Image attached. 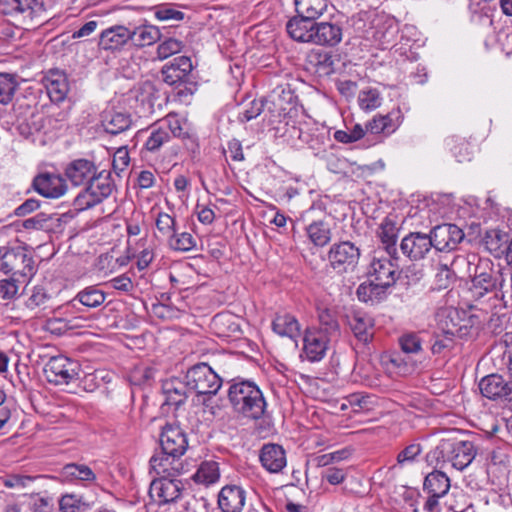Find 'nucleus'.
Returning <instances> with one entry per match:
<instances>
[{
	"label": "nucleus",
	"instance_id": "1",
	"mask_svg": "<svg viewBox=\"0 0 512 512\" xmlns=\"http://www.w3.org/2000/svg\"><path fill=\"white\" fill-rule=\"evenodd\" d=\"M477 455L474 442L469 440H457L455 438L441 439L438 444L426 454L429 465L442 469L451 466L463 471Z\"/></svg>",
	"mask_w": 512,
	"mask_h": 512
},
{
	"label": "nucleus",
	"instance_id": "2",
	"mask_svg": "<svg viewBox=\"0 0 512 512\" xmlns=\"http://www.w3.org/2000/svg\"><path fill=\"white\" fill-rule=\"evenodd\" d=\"M228 400L235 413L251 420L262 418L267 407L262 391L249 380L233 382L228 389Z\"/></svg>",
	"mask_w": 512,
	"mask_h": 512
},
{
	"label": "nucleus",
	"instance_id": "3",
	"mask_svg": "<svg viewBox=\"0 0 512 512\" xmlns=\"http://www.w3.org/2000/svg\"><path fill=\"white\" fill-rule=\"evenodd\" d=\"M146 132L147 139L144 149L149 153L158 152L172 138H189L190 133L186 128V121L176 113H169L161 120L150 125Z\"/></svg>",
	"mask_w": 512,
	"mask_h": 512
},
{
	"label": "nucleus",
	"instance_id": "4",
	"mask_svg": "<svg viewBox=\"0 0 512 512\" xmlns=\"http://www.w3.org/2000/svg\"><path fill=\"white\" fill-rule=\"evenodd\" d=\"M505 278L502 268L487 258H478L474 268L471 292L479 300L489 293H495L504 286Z\"/></svg>",
	"mask_w": 512,
	"mask_h": 512
},
{
	"label": "nucleus",
	"instance_id": "5",
	"mask_svg": "<svg viewBox=\"0 0 512 512\" xmlns=\"http://www.w3.org/2000/svg\"><path fill=\"white\" fill-rule=\"evenodd\" d=\"M115 188L110 172L98 171L89 183L76 195L73 207L76 211H85L102 203L108 198Z\"/></svg>",
	"mask_w": 512,
	"mask_h": 512
},
{
	"label": "nucleus",
	"instance_id": "6",
	"mask_svg": "<svg viewBox=\"0 0 512 512\" xmlns=\"http://www.w3.org/2000/svg\"><path fill=\"white\" fill-rule=\"evenodd\" d=\"M0 272L29 282L36 273L32 255L23 247L0 248Z\"/></svg>",
	"mask_w": 512,
	"mask_h": 512
},
{
	"label": "nucleus",
	"instance_id": "7",
	"mask_svg": "<svg viewBox=\"0 0 512 512\" xmlns=\"http://www.w3.org/2000/svg\"><path fill=\"white\" fill-rule=\"evenodd\" d=\"M81 373L80 363L64 355L51 357L44 366L47 381L55 385H68L78 380Z\"/></svg>",
	"mask_w": 512,
	"mask_h": 512
},
{
	"label": "nucleus",
	"instance_id": "8",
	"mask_svg": "<svg viewBox=\"0 0 512 512\" xmlns=\"http://www.w3.org/2000/svg\"><path fill=\"white\" fill-rule=\"evenodd\" d=\"M186 385L198 395H215L221 388L219 375L206 363L192 366L185 375Z\"/></svg>",
	"mask_w": 512,
	"mask_h": 512
},
{
	"label": "nucleus",
	"instance_id": "9",
	"mask_svg": "<svg viewBox=\"0 0 512 512\" xmlns=\"http://www.w3.org/2000/svg\"><path fill=\"white\" fill-rule=\"evenodd\" d=\"M359 258L360 249L350 241L333 244L327 253L330 268L338 274L354 271Z\"/></svg>",
	"mask_w": 512,
	"mask_h": 512
},
{
	"label": "nucleus",
	"instance_id": "10",
	"mask_svg": "<svg viewBox=\"0 0 512 512\" xmlns=\"http://www.w3.org/2000/svg\"><path fill=\"white\" fill-rule=\"evenodd\" d=\"M297 96L289 85H278L265 99L266 109L274 119L281 121L296 109Z\"/></svg>",
	"mask_w": 512,
	"mask_h": 512
},
{
	"label": "nucleus",
	"instance_id": "11",
	"mask_svg": "<svg viewBox=\"0 0 512 512\" xmlns=\"http://www.w3.org/2000/svg\"><path fill=\"white\" fill-rule=\"evenodd\" d=\"M46 12L44 0H0V14L20 16L23 20H42Z\"/></svg>",
	"mask_w": 512,
	"mask_h": 512
},
{
	"label": "nucleus",
	"instance_id": "12",
	"mask_svg": "<svg viewBox=\"0 0 512 512\" xmlns=\"http://www.w3.org/2000/svg\"><path fill=\"white\" fill-rule=\"evenodd\" d=\"M160 447L167 455L182 457L188 449L186 432L175 423L166 424L160 434Z\"/></svg>",
	"mask_w": 512,
	"mask_h": 512
},
{
	"label": "nucleus",
	"instance_id": "13",
	"mask_svg": "<svg viewBox=\"0 0 512 512\" xmlns=\"http://www.w3.org/2000/svg\"><path fill=\"white\" fill-rule=\"evenodd\" d=\"M288 133L290 138L299 140L300 143L313 150H320L328 138V132L324 127H319L309 121L299 122L297 126H291Z\"/></svg>",
	"mask_w": 512,
	"mask_h": 512
},
{
	"label": "nucleus",
	"instance_id": "14",
	"mask_svg": "<svg viewBox=\"0 0 512 512\" xmlns=\"http://www.w3.org/2000/svg\"><path fill=\"white\" fill-rule=\"evenodd\" d=\"M433 248L440 252H451L457 249L465 234L455 224H441L434 227L430 233Z\"/></svg>",
	"mask_w": 512,
	"mask_h": 512
},
{
	"label": "nucleus",
	"instance_id": "15",
	"mask_svg": "<svg viewBox=\"0 0 512 512\" xmlns=\"http://www.w3.org/2000/svg\"><path fill=\"white\" fill-rule=\"evenodd\" d=\"M32 187L41 196L52 199L60 198L68 190L65 176L48 172L35 176Z\"/></svg>",
	"mask_w": 512,
	"mask_h": 512
},
{
	"label": "nucleus",
	"instance_id": "16",
	"mask_svg": "<svg viewBox=\"0 0 512 512\" xmlns=\"http://www.w3.org/2000/svg\"><path fill=\"white\" fill-rule=\"evenodd\" d=\"M330 339L331 337L327 336L325 331L315 330L314 327L306 329L303 338L302 356L310 362L322 360L326 354Z\"/></svg>",
	"mask_w": 512,
	"mask_h": 512
},
{
	"label": "nucleus",
	"instance_id": "17",
	"mask_svg": "<svg viewBox=\"0 0 512 512\" xmlns=\"http://www.w3.org/2000/svg\"><path fill=\"white\" fill-rule=\"evenodd\" d=\"M432 248L430 235L422 232H411L400 243L401 252L412 261L424 259Z\"/></svg>",
	"mask_w": 512,
	"mask_h": 512
},
{
	"label": "nucleus",
	"instance_id": "18",
	"mask_svg": "<svg viewBox=\"0 0 512 512\" xmlns=\"http://www.w3.org/2000/svg\"><path fill=\"white\" fill-rule=\"evenodd\" d=\"M96 164L88 159L79 158L69 162L64 169V176L73 186H86L97 176Z\"/></svg>",
	"mask_w": 512,
	"mask_h": 512
},
{
	"label": "nucleus",
	"instance_id": "19",
	"mask_svg": "<svg viewBox=\"0 0 512 512\" xmlns=\"http://www.w3.org/2000/svg\"><path fill=\"white\" fill-rule=\"evenodd\" d=\"M193 66L187 56H179L165 64L161 69L163 81L170 85H181L186 83L190 77Z\"/></svg>",
	"mask_w": 512,
	"mask_h": 512
},
{
	"label": "nucleus",
	"instance_id": "20",
	"mask_svg": "<svg viewBox=\"0 0 512 512\" xmlns=\"http://www.w3.org/2000/svg\"><path fill=\"white\" fill-rule=\"evenodd\" d=\"M150 473H155L159 478H176L183 472V464L180 457L167 455L165 451L154 454L150 458Z\"/></svg>",
	"mask_w": 512,
	"mask_h": 512
},
{
	"label": "nucleus",
	"instance_id": "21",
	"mask_svg": "<svg viewBox=\"0 0 512 512\" xmlns=\"http://www.w3.org/2000/svg\"><path fill=\"white\" fill-rule=\"evenodd\" d=\"M262 467L270 473L281 472L287 464L284 448L275 443H267L262 446L259 453Z\"/></svg>",
	"mask_w": 512,
	"mask_h": 512
},
{
	"label": "nucleus",
	"instance_id": "22",
	"mask_svg": "<svg viewBox=\"0 0 512 512\" xmlns=\"http://www.w3.org/2000/svg\"><path fill=\"white\" fill-rule=\"evenodd\" d=\"M343 38L341 24L331 21L316 22L312 44L324 47H335Z\"/></svg>",
	"mask_w": 512,
	"mask_h": 512
},
{
	"label": "nucleus",
	"instance_id": "23",
	"mask_svg": "<svg viewBox=\"0 0 512 512\" xmlns=\"http://www.w3.org/2000/svg\"><path fill=\"white\" fill-rule=\"evenodd\" d=\"M149 494L159 504L174 502L181 495L180 482L175 478L154 479L150 485Z\"/></svg>",
	"mask_w": 512,
	"mask_h": 512
},
{
	"label": "nucleus",
	"instance_id": "24",
	"mask_svg": "<svg viewBox=\"0 0 512 512\" xmlns=\"http://www.w3.org/2000/svg\"><path fill=\"white\" fill-rule=\"evenodd\" d=\"M316 19L298 14L286 23L288 35L296 42L312 43L314 37Z\"/></svg>",
	"mask_w": 512,
	"mask_h": 512
},
{
	"label": "nucleus",
	"instance_id": "25",
	"mask_svg": "<svg viewBox=\"0 0 512 512\" xmlns=\"http://www.w3.org/2000/svg\"><path fill=\"white\" fill-rule=\"evenodd\" d=\"M246 502V491L238 485H226L218 494V507L223 512H241Z\"/></svg>",
	"mask_w": 512,
	"mask_h": 512
},
{
	"label": "nucleus",
	"instance_id": "26",
	"mask_svg": "<svg viewBox=\"0 0 512 512\" xmlns=\"http://www.w3.org/2000/svg\"><path fill=\"white\" fill-rule=\"evenodd\" d=\"M348 324L354 336L363 343H369L375 333V320L366 312L354 311L348 316Z\"/></svg>",
	"mask_w": 512,
	"mask_h": 512
},
{
	"label": "nucleus",
	"instance_id": "27",
	"mask_svg": "<svg viewBox=\"0 0 512 512\" xmlns=\"http://www.w3.org/2000/svg\"><path fill=\"white\" fill-rule=\"evenodd\" d=\"M43 83L52 103H60L66 99L69 82L63 71L50 70L43 78Z\"/></svg>",
	"mask_w": 512,
	"mask_h": 512
},
{
	"label": "nucleus",
	"instance_id": "28",
	"mask_svg": "<svg viewBox=\"0 0 512 512\" xmlns=\"http://www.w3.org/2000/svg\"><path fill=\"white\" fill-rule=\"evenodd\" d=\"M369 275L372 279L391 287L397 280L398 267L392 259L374 257L370 264Z\"/></svg>",
	"mask_w": 512,
	"mask_h": 512
},
{
	"label": "nucleus",
	"instance_id": "29",
	"mask_svg": "<svg viewBox=\"0 0 512 512\" xmlns=\"http://www.w3.org/2000/svg\"><path fill=\"white\" fill-rule=\"evenodd\" d=\"M130 28V45L136 48H144L155 44L161 38L160 29L146 20L139 25L128 26Z\"/></svg>",
	"mask_w": 512,
	"mask_h": 512
},
{
	"label": "nucleus",
	"instance_id": "30",
	"mask_svg": "<svg viewBox=\"0 0 512 512\" xmlns=\"http://www.w3.org/2000/svg\"><path fill=\"white\" fill-rule=\"evenodd\" d=\"M131 114L126 111L114 109L104 111L101 116V124L104 130L112 135H118L129 130L132 126Z\"/></svg>",
	"mask_w": 512,
	"mask_h": 512
},
{
	"label": "nucleus",
	"instance_id": "31",
	"mask_svg": "<svg viewBox=\"0 0 512 512\" xmlns=\"http://www.w3.org/2000/svg\"><path fill=\"white\" fill-rule=\"evenodd\" d=\"M59 478L64 482H79L84 485L95 483L97 476L86 464L68 463L59 470Z\"/></svg>",
	"mask_w": 512,
	"mask_h": 512
},
{
	"label": "nucleus",
	"instance_id": "32",
	"mask_svg": "<svg viewBox=\"0 0 512 512\" xmlns=\"http://www.w3.org/2000/svg\"><path fill=\"white\" fill-rule=\"evenodd\" d=\"M130 44V28L122 25L104 30L99 39V46L104 50H118Z\"/></svg>",
	"mask_w": 512,
	"mask_h": 512
},
{
	"label": "nucleus",
	"instance_id": "33",
	"mask_svg": "<svg viewBox=\"0 0 512 512\" xmlns=\"http://www.w3.org/2000/svg\"><path fill=\"white\" fill-rule=\"evenodd\" d=\"M509 382L498 374H491L481 379L479 389L481 394L490 400L504 401L505 396L509 395L507 392Z\"/></svg>",
	"mask_w": 512,
	"mask_h": 512
},
{
	"label": "nucleus",
	"instance_id": "34",
	"mask_svg": "<svg viewBox=\"0 0 512 512\" xmlns=\"http://www.w3.org/2000/svg\"><path fill=\"white\" fill-rule=\"evenodd\" d=\"M401 118L400 110L391 111L386 115H375L366 124V131L371 134L390 135L400 126Z\"/></svg>",
	"mask_w": 512,
	"mask_h": 512
},
{
	"label": "nucleus",
	"instance_id": "35",
	"mask_svg": "<svg viewBox=\"0 0 512 512\" xmlns=\"http://www.w3.org/2000/svg\"><path fill=\"white\" fill-rule=\"evenodd\" d=\"M162 389L166 397L165 404L178 408L185 403L189 387L186 385V380L171 378L163 382Z\"/></svg>",
	"mask_w": 512,
	"mask_h": 512
},
{
	"label": "nucleus",
	"instance_id": "36",
	"mask_svg": "<svg viewBox=\"0 0 512 512\" xmlns=\"http://www.w3.org/2000/svg\"><path fill=\"white\" fill-rule=\"evenodd\" d=\"M450 479L441 470H433L428 473L423 481V491L436 497H444L450 490Z\"/></svg>",
	"mask_w": 512,
	"mask_h": 512
},
{
	"label": "nucleus",
	"instance_id": "37",
	"mask_svg": "<svg viewBox=\"0 0 512 512\" xmlns=\"http://www.w3.org/2000/svg\"><path fill=\"white\" fill-rule=\"evenodd\" d=\"M467 326H458L453 324L452 327L443 329V335H437L432 344L431 351L434 355L441 354L445 350L453 348L454 339L462 338L467 334Z\"/></svg>",
	"mask_w": 512,
	"mask_h": 512
},
{
	"label": "nucleus",
	"instance_id": "38",
	"mask_svg": "<svg viewBox=\"0 0 512 512\" xmlns=\"http://www.w3.org/2000/svg\"><path fill=\"white\" fill-rule=\"evenodd\" d=\"M56 104L53 103L46 107V115L40 122L32 123L35 130L48 133L58 129L60 127L59 124L67 120L68 111L60 109Z\"/></svg>",
	"mask_w": 512,
	"mask_h": 512
},
{
	"label": "nucleus",
	"instance_id": "39",
	"mask_svg": "<svg viewBox=\"0 0 512 512\" xmlns=\"http://www.w3.org/2000/svg\"><path fill=\"white\" fill-rule=\"evenodd\" d=\"M60 512H88L94 502L88 500L84 495L76 493H65L58 500Z\"/></svg>",
	"mask_w": 512,
	"mask_h": 512
},
{
	"label": "nucleus",
	"instance_id": "40",
	"mask_svg": "<svg viewBox=\"0 0 512 512\" xmlns=\"http://www.w3.org/2000/svg\"><path fill=\"white\" fill-rule=\"evenodd\" d=\"M306 235L316 247H324L332 239L331 226L324 220H316L306 227Z\"/></svg>",
	"mask_w": 512,
	"mask_h": 512
},
{
	"label": "nucleus",
	"instance_id": "41",
	"mask_svg": "<svg viewBox=\"0 0 512 512\" xmlns=\"http://www.w3.org/2000/svg\"><path fill=\"white\" fill-rule=\"evenodd\" d=\"M388 288L386 285L371 279L358 286L356 295L361 302H379L384 299Z\"/></svg>",
	"mask_w": 512,
	"mask_h": 512
},
{
	"label": "nucleus",
	"instance_id": "42",
	"mask_svg": "<svg viewBox=\"0 0 512 512\" xmlns=\"http://www.w3.org/2000/svg\"><path fill=\"white\" fill-rule=\"evenodd\" d=\"M398 235V228L396 223L386 217L383 222L381 223L379 230H378V236L382 242V244L385 247L386 252L390 257L393 259H397L395 255L397 254V248H396V240Z\"/></svg>",
	"mask_w": 512,
	"mask_h": 512
},
{
	"label": "nucleus",
	"instance_id": "43",
	"mask_svg": "<svg viewBox=\"0 0 512 512\" xmlns=\"http://www.w3.org/2000/svg\"><path fill=\"white\" fill-rule=\"evenodd\" d=\"M272 329L275 333L282 337L294 339L300 333V325L298 320L291 314L276 315L272 321Z\"/></svg>",
	"mask_w": 512,
	"mask_h": 512
},
{
	"label": "nucleus",
	"instance_id": "44",
	"mask_svg": "<svg viewBox=\"0 0 512 512\" xmlns=\"http://www.w3.org/2000/svg\"><path fill=\"white\" fill-rule=\"evenodd\" d=\"M192 479L195 483L206 487L217 483L220 479V469L218 462L206 460L201 462Z\"/></svg>",
	"mask_w": 512,
	"mask_h": 512
},
{
	"label": "nucleus",
	"instance_id": "45",
	"mask_svg": "<svg viewBox=\"0 0 512 512\" xmlns=\"http://www.w3.org/2000/svg\"><path fill=\"white\" fill-rule=\"evenodd\" d=\"M309 64L320 77L330 76L334 73V59L330 52L312 50L308 55Z\"/></svg>",
	"mask_w": 512,
	"mask_h": 512
},
{
	"label": "nucleus",
	"instance_id": "46",
	"mask_svg": "<svg viewBox=\"0 0 512 512\" xmlns=\"http://www.w3.org/2000/svg\"><path fill=\"white\" fill-rule=\"evenodd\" d=\"M105 299L106 295L102 290L95 286H89L77 293L72 300V305L75 307V302L78 301L87 308H96L101 306Z\"/></svg>",
	"mask_w": 512,
	"mask_h": 512
},
{
	"label": "nucleus",
	"instance_id": "47",
	"mask_svg": "<svg viewBox=\"0 0 512 512\" xmlns=\"http://www.w3.org/2000/svg\"><path fill=\"white\" fill-rule=\"evenodd\" d=\"M18 87L17 75L0 72V105L10 104Z\"/></svg>",
	"mask_w": 512,
	"mask_h": 512
},
{
	"label": "nucleus",
	"instance_id": "48",
	"mask_svg": "<svg viewBox=\"0 0 512 512\" xmlns=\"http://www.w3.org/2000/svg\"><path fill=\"white\" fill-rule=\"evenodd\" d=\"M298 14L318 19L327 10V0H295Z\"/></svg>",
	"mask_w": 512,
	"mask_h": 512
},
{
	"label": "nucleus",
	"instance_id": "49",
	"mask_svg": "<svg viewBox=\"0 0 512 512\" xmlns=\"http://www.w3.org/2000/svg\"><path fill=\"white\" fill-rule=\"evenodd\" d=\"M318 321L319 327H314L315 330L325 331L329 337L339 334V323L335 314L328 308H318Z\"/></svg>",
	"mask_w": 512,
	"mask_h": 512
},
{
	"label": "nucleus",
	"instance_id": "50",
	"mask_svg": "<svg viewBox=\"0 0 512 512\" xmlns=\"http://www.w3.org/2000/svg\"><path fill=\"white\" fill-rule=\"evenodd\" d=\"M423 452V446L420 442L414 441L406 445L396 457V465L404 467L406 465L414 464L418 461L419 456Z\"/></svg>",
	"mask_w": 512,
	"mask_h": 512
},
{
	"label": "nucleus",
	"instance_id": "51",
	"mask_svg": "<svg viewBox=\"0 0 512 512\" xmlns=\"http://www.w3.org/2000/svg\"><path fill=\"white\" fill-rule=\"evenodd\" d=\"M137 102L140 103L139 113L148 114L154 111L153 87L150 84L139 86L132 91Z\"/></svg>",
	"mask_w": 512,
	"mask_h": 512
},
{
	"label": "nucleus",
	"instance_id": "52",
	"mask_svg": "<svg viewBox=\"0 0 512 512\" xmlns=\"http://www.w3.org/2000/svg\"><path fill=\"white\" fill-rule=\"evenodd\" d=\"M382 97L375 88L361 90L358 94V104L364 111H373L381 106Z\"/></svg>",
	"mask_w": 512,
	"mask_h": 512
},
{
	"label": "nucleus",
	"instance_id": "53",
	"mask_svg": "<svg viewBox=\"0 0 512 512\" xmlns=\"http://www.w3.org/2000/svg\"><path fill=\"white\" fill-rule=\"evenodd\" d=\"M155 226L160 237L167 241L176 231V220L168 213L158 212L155 219Z\"/></svg>",
	"mask_w": 512,
	"mask_h": 512
},
{
	"label": "nucleus",
	"instance_id": "54",
	"mask_svg": "<svg viewBox=\"0 0 512 512\" xmlns=\"http://www.w3.org/2000/svg\"><path fill=\"white\" fill-rule=\"evenodd\" d=\"M169 247L175 251L186 252L196 246L195 238L188 232L177 233L167 240Z\"/></svg>",
	"mask_w": 512,
	"mask_h": 512
},
{
	"label": "nucleus",
	"instance_id": "55",
	"mask_svg": "<svg viewBox=\"0 0 512 512\" xmlns=\"http://www.w3.org/2000/svg\"><path fill=\"white\" fill-rule=\"evenodd\" d=\"M455 273L447 264H439L436 268L434 278L435 288L438 290L446 289L454 281Z\"/></svg>",
	"mask_w": 512,
	"mask_h": 512
},
{
	"label": "nucleus",
	"instance_id": "56",
	"mask_svg": "<svg viewBox=\"0 0 512 512\" xmlns=\"http://www.w3.org/2000/svg\"><path fill=\"white\" fill-rule=\"evenodd\" d=\"M183 48V42L175 38H167L162 41L157 47V57L160 60L169 58L170 56L179 53Z\"/></svg>",
	"mask_w": 512,
	"mask_h": 512
},
{
	"label": "nucleus",
	"instance_id": "57",
	"mask_svg": "<svg viewBox=\"0 0 512 512\" xmlns=\"http://www.w3.org/2000/svg\"><path fill=\"white\" fill-rule=\"evenodd\" d=\"M399 345L405 353H419L422 350V342L416 333H405L399 337Z\"/></svg>",
	"mask_w": 512,
	"mask_h": 512
},
{
	"label": "nucleus",
	"instance_id": "58",
	"mask_svg": "<svg viewBox=\"0 0 512 512\" xmlns=\"http://www.w3.org/2000/svg\"><path fill=\"white\" fill-rule=\"evenodd\" d=\"M22 279L10 277L0 280V298L2 300H11L16 297L19 290V283Z\"/></svg>",
	"mask_w": 512,
	"mask_h": 512
},
{
	"label": "nucleus",
	"instance_id": "59",
	"mask_svg": "<svg viewBox=\"0 0 512 512\" xmlns=\"http://www.w3.org/2000/svg\"><path fill=\"white\" fill-rule=\"evenodd\" d=\"M266 107L265 100H253L250 102L249 107L245 108L239 113L238 120L241 123H246L257 118Z\"/></svg>",
	"mask_w": 512,
	"mask_h": 512
},
{
	"label": "nucleus",
	"instance_id": "60",
	"mask_svg": "<svg viewBox=\"0 0 512 512\" xmlns=\"http://www.w3.org/2000/svg\"><path fill=\"white\" fill-rule=\"evenodd\" d=\"M154 16L159 21H181L184 19L185 14L182 11L174 9L168 5H162L155 8Z\"/></svg>",
	"mask_w": 512,
	"mask_h": 512
},
{
	"label": "nucleus",
	"instance_id": "61",
	"mask_svg": "<svg viewBox=\"0 0 512 512\" xmlns=\"http://www.w3.org/2000/svg\"><path fill=\"white\" fill-rule=\"evenodd\" d=\"M34 477L20 474H9L2 478L3 485L7 488L22 489L31 483Z\"/></svg>",
	"mask_w": 512,
	"mask_h": 512
},
{
	"label": "nucleus",
	"instance_id": "62",
	"mask_svg": "<svg viewBox=\"0 0 512 512\" xmlns=\"http://www.w3.org/2000/svg\"><path fill=\"white\" fill-rule=\"evenodd\" d=\"M234 318L229 313L216 314L212 319L213 326L220 330L222 327L227 326L229 332H235L239 330V325L235 323Z\"/></svg>",
	"mask_w": 512,
	"mask_h": 512
},
{
	"label": "nucleus",
	"instance_id": "63",
	"mask_svg": "<svg viewBox=\"0 0 512 512\" xmlns=\"http://www.w3.org/2000/svg\"><path fill=\"white\" fill-rule=\"evenodd\" d=\"M75 325L71 324L70 320H65L62 318H51L46 322V328L53 334L61 335L65 333L67 330L74 328Z\"/></svg>",
	"mask_w": 512,
	"mask_h": 512
},
{
	"label": "nucleus",
	"instance_id": "64",
	"mask_svg": "<svg viewBox=\"0 0 512 512\" xmlns=\"http://www.w3.org/2000/svg\"><path fill=\"white\" fill-rule=\"evenodd\" d=\"M51 220V217L45 213H38L33 217L25 219L23 221V227L28 230H41L47 222Z\"/></svg>",
	"mask_w": 512,
	"mask_h": 512
}]
</instances>
